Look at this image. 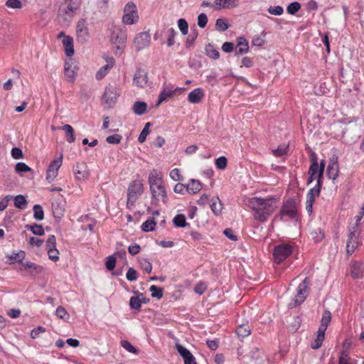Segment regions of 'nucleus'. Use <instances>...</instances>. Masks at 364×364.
Instances as JSON below:
<instances>
[{
  "mask_svg": "<svg viewBox=\"0 0 364 364\" xmlns=\"http://www.w3.org/2000/svg\"><path fill=\"white\" fill-rule=\"evenodd\" d=\"M325 161L321 160L318 163V158L316 154L311 155V165L309 168V175L314 176L316 179V185L311 188L306 194V209L309 215L313 213V205L315 199L320 195L322 187V178L325 168Z\"/></svg>",
  "mask_w": 364,
  "mask_h": 364,
  "instance_id": "obj_1",
  "label": "nucleus"
},
{
  "mask_svg": "<svg viewBox=\"0 0 364 364\" xmlns=\"http://www.w3.org/2000/svg\"><path fill=\"white\" fill-rule=\"evenodd\" d=\"M245 203L252 210L255 220L262 223L266 222L277 208V201L272 198H247Z\"/></svg>",
  "mask_w": 364,
  "mask_h": 364,
  "instance_id": "obj_2",
  "label": "nucleus"
},
{
  "mask_svg": "<svg viewBox=\"0 0 364 364\" xmlns=\"http://www.w3.org/2000/svg\"><path fill=\"white\" fill-rule=\"evenodd\" d=\"M110 42L114 45L115 55H122L126 48L127 40V28L121 26L114 25L110 30Z\"/></svg>",
  "mask_w": 364,
  "mask_h": 364,
  "instance_id": "obj_3",
  "label": "nucleus"
},
{
  "mask_svg": "<svg viewBox=\"0 0 364 364\" xmlns=\"http://www.w3.org/2000/svg\"><path fill=\"white\" fill-rule=\"evenodd\" d=\"M144 185L139 179L132 181L127 188V208L132 210L135 205V203L143 193Z\"/></svg>",
  "mask_w": 364,
  "mask_h": 364,
  "instance_id": "obj_4",
  "label": "nucleus"
},
{
  "mask_svg": "<svg viewBox=\"0 0 364 364\" xmlns=\"http://www.w3.org/2000/svg\"><path fill=\"white\" fill-rule=\"evenodd\" d=\"M278 217L284 221L288 220H297V208L296 203L293 199H289L284 202Z\"/></svg>",
  "mask_w": 364,
  "mask_h": 364,
  "instance_id": "obj_5",
  "label": "nucleus"
},
{
  "mask_svg": "<svg viewBox=\"0 0 364 364\" xmlns=\"http://www.w3.org/2000/svg\"><path fill=\"white\" fill-rule=\"evenodd\" d=\"M139 18L136 5L134 2H128L124 8L122 23L125 25H133L139 21Z\"/></svg>",
  "mask_w": 364,
  "mask_h": 364,
  "instance_id": "obj_6",
  "label": "nucleus"
},
{
  "mask_svg": "<svg viewBox=\"0 0 364 364\" xmlns=\"http://www.w3.org/2000/svg\"><path fill=\"white\" fill-rule=\"evenodd\" d=\"M151 194V203L153 205H158L160 201L166 204L168 196L164 183L149 188Z\"/></svg>",
  "mask_w": 364,
  "mask_h": 364,
  "instance_id": "obj_7",
  "label": "nucleus"
},
{
  "mask_svg": "<svg viewBox=\"0 0 364 364\" xmlns=\"http://www.w3.org/2000/svg\"><path fill=\"white\" fill-rule=\"evenodd\" d=\"M359 235L360 232L356 226L350 228L348 240L346 244V251L348 255H352L355 249L360 245Z\"/></svg>",
  "mask_w": 364,
  "mask_h": 364,
  "instance_id": "obj_8",
  "label": "nucleus"
},
{
  "mask_svg": "<svg viewBox=\"0 0 364 364\" xmlns=\"http://www.w3.org/2000/svg\"><path fill=\"white\" fill-rule=\"evenodd\" d=\"M292 252V247L288 244H281L274 248L273 257L274 262L280 264L284 261Z\"/></svg>",
  "mask_w": 364,
  "mask_h": 364,
  "instance_id": "obj_9",
  "label": "nucleus"
},
{
  "mask_svg": "<svg viewBox=\"0 0 364 364\" xmlns=\"http://www.w3.org/2000/svg\"><path fill=\"white\" fill-rule=\"evenodd\" d=\"M119 95L120 92L118 87L109 85L105 87L102 100L105 104L111 107L117 102Z\"/></svg>",
  "mask_w": 364,
  "mask_h": 364,
  "instance_id": "obj_10",
  "label": "nucleus"
},
{
  "mask_svg": "<svg viewBox=\"0 0 364 364\" xmlns=\"http://www.w3.org/2000/svg\"><path fill=\"white\" fill-rule=\"evenodd\" d=\"M150 43L151 36L148 31H143L137 33L133 40V44L137 51L147 48L149 46Z\"/></svg>",
  "mask_w": 364,
  "mask_h": 364,
  "instance_id": "obj_11",
  "label": "nucleus"
},
{
  "mask_svg": "<svg viewBox=\"0 0 364 364\" xmlns=\"http://www.w3.org/2000/svg\"><path fill=\"white\" fill-rule=\"evenodd\" d=\"M309 277H306L297 287L296 294L295 295V304H301L306 299L309 294Z\"/></svg>",
  "mask_w": 364,
  "mask_h": 364,
  "instance_id": "obj_12",
  "label": "nucleus"
},
{
  "mask_svg": "<svg viewBox=\"0 0 364 364\" xmlns=\"http://www.w3.org/2000/svg\"><path fill=\"white\" fill-rule=\"evenodd\" d=\"M63 163V154L57 159H55L49 165L46 172V180L50 183L58 176V170L62 166Z\"/></svg>",
  "mask_w": 364,
  "mask_h": 364,
  "instance_id": "obj_13",
  "label": "nucleus"
},
{
  "mask_svg": "<svg viewBox=\"0 0 364 364\" xmlns=\"http://www.w3.org/2000/svg\"><path fill=\"white\" fill-rule=\"evenodd\" d=\"M104 59L106 61V65L101 67L95 74L97 80L103 79L115 64V60L112 56L107 55L104 57Z\"/></svg>",
  "mask_w": 364,
  "mask_h": 364,
  "instance_id": "obj_14",
  "label": "nucleus"
},
{
  "mask_svg": "<svg viewBox=\"0 0 364 364\" xmlns=\"http://www.w3.org/2000/svg\"><path fill=\"white\" fill-rule=\"evenodd\" d=\"M182 88L176 87L175 88L173 85L168 84L163 85V88L161 92L159 95V98L156 102V106H159L163 102L166 100L168 98L171 97L176 91L181 90Z\"/></svg>",
  "mask_w": 364,
  "mask_h": 364,
  "instance_id": "obj_15",
  "label": "nucleus"
},
{
  "mask_svg": "<svg viewBox=\"0 0 364 364\" xmlns=\"http://www.w3.org/2000/svg\"><path fill=\"white\" fill-rule=\"evenodd\" d=\"M339 173V166L338 156H334L331 157L328 161L327 166L326 174L329 179L335 181Z\"/></svg>",
  "mask_w": 364,
  "mask_h": 364,
  "instance_id": "obj_16",
  "label": "nucleus"
},
{
  "mask_svg": "<svg viewBox=\"0 0 364 364\" xmlns=\"http://www.w3.org/2000/svg\"><path fill=\"white\" fill-rule=\"evenodd\" d=\"M76 33L78 41L84 43L87 41L89 38V32L87 23L85 19H80L78 21L76 26Z\"/></svg>",
  "mask_w": 364,
  "mask_h": 364,
  "instance_id": "obj_17",
  "label": "nucleus"
},
{
  "mask_svg": "<svg viewBox=\"0 0 364 364\" xmlns=\"http://www.w3.org/2000/svg\"><path fill=\"white\" fill-rule=\"evenodd\" d=\"M73 173L77 181H85L88 178L90 172L85 163H77L73 167Z\"/></svg>",
  "mask_w": 364,
  "mask_h": 364,
  "instance_id": "obj_18",
  "label": "nucleus"
},
{
  "mask_svg": "<svg viewBox=\"0 0 364 364\" xmlns=\"http://www.w3.org/2000/svg\"><path fill=\"white\" fill-rule=\"evenodd\" d=\"M80 3L81 0H69L65 7L60 9V12L71 18L75 11L79 9Z\"/></svg>",
  "mask_w": 364,
  "mask_h": 364,
  "instance_id": "obj_19",
  "label": "nucleus"
},
{
  "mask_svg": "<svg viewBox=\"0 0 364 364\" xmlns=\"http://www.w3.org/2000/svg\"><path fill=\"white\" fill-rule=\"evenodd\" d=\"M148 82V75L144 70L139 68L136 70L134 78L133 83L138 87H144Z\"/></svg>",
  "mask_w": 364,
  "mask_h": 364,
  "instance_id": "obj_20",
  "label": "nucleus"
},
{
  "mask_svg": "<svg viewBox=\"0 0 364 364\" xmlns=\"http://www.w3.org/2000/svg\"><path fill=\"white\" fill-rule=\"evenodd\" d=\"M148 183L149 188L164 183L162 172L157 169L151 170L149 173Z\"/></svg>",
  "mask_w": 364,
  "mask_h": 364,
  "instance_id": "obj_21",
  "label": "nucleus"
},
{
  "mask_svg": "<svg viewBox=\"0 0 364 364\" xmlns=\"http://www.w3.org/2000/svg\"><path fill=\"white\" fill-rule=\"evenodd\" d=\"M176 349L180 355L183 358L185 364H197L195 357L186 348L177 344Z\"/></svg>",
  "mask_w": 364,
  "mask_h": 364,
  "instance_id": "obj_22",
  "label": "nucleus"
},
{
  "mask_svg": "<svg viewBox=\"0 0 364 364\" xmlns=\"http://www.w3.org/2000/svg\"><path fill=\"white\" fill-rule=\"evenodd\" d=\"M19 270H29L31 274L36 275L41 274L43 271V267L38 265L34 262L27 261L22 264V265L19 268Z\"/></svg>",
  "mask_w": 364,
  "mask_h": 364,
  "instance_id": "obj_23",
  "label": "nucleus"
},
{
  "mask_svg": "<svg viewBox=\"0 0 364 364\" xmlns=\"http://www.w3.org/2000/svg\"><path fill=\"white\" fill-rule=\"evenodd\" d=\"M205 96L204 90L201 87L193 90L188 95V101L191 104H198L202 101Z\"/></svg>",
  "mask_w": 364,
  "mask_h": 364,
  "instance_id": "obj_24",
  "label": "nucleus"
},
{
  "mask_svg": "<svg viewBox=\"0 0 364 364\" xmlns=\"http://www.w3.org/2000/svg\"><path fill=\"white\" fill-rule=\"evenodd\" d=\"M249 51V44L244 37H240L237 39V43L235 48V55H241Z\"/></svg>",
  "mask_w": 364,
  "mask_h": 364,
  "instance_id": "obj_25",
  "label": "nucleus"
},
{
  "mask_svg": "<svg viewBox=\"0 0 364 364\" xmlns=\"http://www.w3.org/2000/svg\"><path fill=\"white\" fill-rule=\"evenodd\" d=\"M62 43L66 56H73L74 55V43L73 38L71 36H65Z\"/></svg>",
  "mask_w": 364,
  "mask_h": 364,
  "instance_id": "obj_26",
  "label": "nucleus"
},
{
  "mask_svg": "<svg viewBox=\"0 0 364 364\" xmlns=\"http://www.w3.org/2000/svg\"><path fill=\"white\" fill-rule=\"evenodd\" d=\"M144 296L142 293L137 292V295L132 296L129 299V306L133 310L139 311L141 307L142 301Z\"/></svg>",
  "mask_w": 364,
  "mask_h": 364,
  "instance_id": "obj_27",
  "label": "nucleus"
},
{
  "mask_svg": "<svg viewBox=\"0 0 364 364\" xmlns=\"http://www.w3.org/2000/svg\"><path fill=\"white\" fill-rule=\"evenodd\" d=\"M64 73L69 82H73L75 81L76 76L75 67L73 66L72 63L68 60L65 63Z\"/></svg>",
  "mask_w": 364,
  "mask_h": 364,
  "instance_id": "obj_28",
  "label": "nucleus"
},
{
  "mask_svg": "<svg viewBox=\"0 0 364 364\" xmlns=\"http://www.w3.org/2000/svg\"><path fill=\"white\" fill-rule=\"evenodd\" d=\"M52 210L54 218L60 220L65 213V205L62 203L56 201L52 203Z\"/></svg>",
  "mask_w": 364,
  "mask_h": 364,
  "instance_id": "obj_29",
  "label": "nucleus"
},
{
  "mask_svg": "<svg viewBox=\"0 0 364 364\" xmlns=\"http://www.w3.org/2000/svg\"><path fill=\"white\" fill-rule=\"evenodd\" d=\"M201 188V183L196 179H191L186 184V191L191 194H196L198 193Z\"/></svg>",
  "mask_w": 364,
  "mask_h": 364,
  "instance_id": "obj_30",
  "label": "nucleus"
},
{
  "mask_svg": "<svg viewBox=\"0 0 364 364\" xmlns=\"http://www.w3.org/2000/svg\"><path fill=\"white\" fill-rule=\"evenodd\" d=\"M350 274L354 279H359L363 277L362 264L359 262H355L350 267Z\"/></svg>",
  "mask_w": 364,
  "mask_h": 364,
  "instance_id": "obj_31",
  "label": "nucleus"
},
{
  "mask_svg": "<svg viewBox=\"0 0 364 364\" xmlns=\"http://www.w3.org/2000/svg\"><path fill=\"white\" fill-rule=\"evenodd\" d=\"M325 330H322L321 328L318 329L316 338L311 345L313 349H318L321 346L325 338Z\"/></svg>",
  "mask_w": 364,
  "mask_h": 364,
  "instance_id": "obj_32",
  "label": "nucleus"
},
{
  "mask_svg": "<svg viewBox=\"0 0 364 364\" xmlns=\"http://www.w3.org/2000/svg\"><path fill=\"white\" fill-rule=\"evenodd\" d=\"M210 207L215 215H219L223 209L220 198L218 197L213 198L210 200Z\"/></svg>",
  "mask_w": 364,
  "mask_h": 364,
  "instance_id": "obj_33",
  "label": "nucleus"
},
{
  "mask_svg": "<svg viewBox=\"0 0 364 364\" xmlns=\"http://www.w3.org/2000/svg\"><path fill=\"white\" fill-rule=\"evenodd\" d=\"M331 321V313L328 310H325L323 313L321 321L318 328L326 331L328 324Z\"/></svg>",
  "mask_w": 364,
  "mask_h": 364,
  "instance_id": "obj_34",
  "label": "nucleus"
},
{
  "mask_svg": "<svg viewBox=\"0 0 364 364\" xmlns=\"http://www.w3.org/2000/svg\"><path fill=\"white\" fill-rule=\"evenodd\" d=\"M205 54L210 58L217 60L220 57V53L218 49L212 44L209 43L205 48Z\"/></svg>",
  "mask_w": 364,
  "mask_h": 364,
  "instance_id": "obj_35",
  "label": "nucleus"
},
{
  "mask_svg": "<svg viewBox=\"0 0 364 364\" xmlns=\"http://www.w3.org/2000/svg\"><path fill=\"white\" fill-rule=\"evenodd\" d=\"M133 111L137 115H142L147 111V105L144 102H136L133 105Z\"/></svg>",
  "mask_w": 364,
  "mask_h": 364,
  "instance_id": "obj_36",
  "label": "nucleus"
},
{
  "mask_svg": "<svg viewBox=\"0 0 364 364\" xmlns=\"http://www.w3.org/2000/svg\"><path fill=\"white\" fill-rule=\"evenodd\" d=\"M28 202L23 195H17L14 197V205L16 208L20 210H24L26 208Z\"/></svg>",
  "mask_w": 364,
  "mask_h": 364,
  "instance_id": "obj_37",
  "label": "nucleus"
},
{
  "mask_svg": "<svg viewBox=\"0 0 364 364\" xmlns=\"http://www.w3.org/2000/svg\"><path fill=\"white\" fill-rule=\"evenodd\" d=\"M62 129L65 132L67 135V141L69 143H73L75 140V136L74 134V130L71 125L65 124L62 127Z\"/></svg>",
  "mask_w": 364,
  "mask_h": 364,
  "instance_id": "obj_38",
  "label": "nucleus"
},
{
  "mask_svg": "<svg viewBox=\"0 0 364 364\" xmlns=\"http://www.w3.org/2000/svg\"><path fill=\"white\" fill-rule=\"evenodd\" d=\"M173 223L178 228H185L188 225L186 216L183 214L176 215L173 219Z\"/></svg>",
  "mask_w": 364,
  "mask_h": 364,
  "instance_id": "obj_39",
  "label": "nucleus"
},
{
  "mask_svg": "<svg viewBox=\"0 0 364 364\" xmlns=\"http://www.w3.org/2000/svg\"><path fill=\"white\" fill-rule=\"evenodd\" d=\"M27 230H31L34 235L41 236L44 235V229L41 225L33 224V225H27L26 226Z\"/></svg>",
  "mask_w": 364,
  "mask_h": 364,
  "instance_id": "obj_40",
  "label": "nucleus"
},
{
  "mask_svg": "<svg viewBox=\"0 0 364 364\" xmlns=\"http://www.w3.org/2000/svg\"><path fill=\"white\" fill-rule=\"evenodd\" d=\"M250 326L247 324L240 325L236 330V333L239 337L245 338L250 334Z\"/></svg>",
  "mask_w": 364,
  "mask_h": 364,
  "instance_id": "obj_41",
  "label": "nucleus"
},
{
  "mask_svg": "<svg viewBox=\"0 0 364 364\" xmlns=\"http://www.w3.org/2000/svg\"><path fill=\"white\" fill-rule=\"evenodd\" d=\"M139 264L143 271L149 274L152 271V264L146 258H141L139 259Z\"/></svg>",
  "mask_w": 364,
  "mask_h": 364,
  "instance_id": "obj_42",
  "label": "nucleus"
},
{
  "mask_svg": "<svg viewBox=\"0 0 364 364\" xmlns=\"http://www.w3.org/2000/svg\"><path fill=\"white\" fill-rule=\"evenodd\" d=\"M26 257V253L23 250H20L18 252H14L9 258L11 259L10 263L21 262Z\"/></svg>",
  "mask_w": 364,
  "mask_h": 364,
  "instance_id": "obj_43",
  "label": "nucleus"
},
{
  "mask_svg": "<svg viewBox=\"0 0 364 364\" xmlns=\"http://www.w3.org/2000/svg\"><path fill=\"white\" fill-rule=\"evenodd\" d=\"M121 346L129 353L137 355L139 350L136 348L129 341L127 340H122L120 341Z\"/></svg>",
  "mask_w": 364,
  "mask_h": 364,
  "instance_id": "obj_44",
  "label": "nucleus"
},
{
  "mask_svg": "<svg viewBox=\"0 0 364 364\" xmlns=\"http://www.w3.org/2000/svg\"><path fill=\"white\" fill-rule=\"evenodd\" d=\"M33 218L36 220H43L44 218V212L41 205H34L33 208Z\"/></svg>",
  "mask_w": 364,
  "mask_h": 364,
  "instance_id": "obj_45",
  "label": "nucleus"
},
{
  "mask_svg": "<svg viewBox=\"0 0 364 364\" xmlns=\"http://www.w3.org/2000/svg\"><path fill=\"white\" fill-rule=\"evenodd\" d=\"M156 222L154 219H147L141 226L144 232H151L155 229Z\"/></svg>",
  "mask_w": 364,
  "mask_h": 364,
  "instance_id": "obj_46",
  "label": "nucleus"
},
{
  "mask_svg": "<svg viewBox=\"0 0 364 364\" xmlns=\"http://www.w3.org/2000/svg\"><path fill=\"white\" fill-rule=\"evenodd\" d=\"M5 6L9 9H20L23 6V3L21 0H7Z\"/></svg>",
  "mask_w": 364,
  "mask_h": 364,
  "instance_id": "obj_47",
  "label": "nucleus"
},
{
  "mask_svg": "<svg viewBox=\"0 0 364 364\" xmlns=\"http://www.w3.org/2000/svg\"><path fill=\"white\" fill-rule=\"evenodd\" d=\"M166 34L167 36V46L168 47L172 46L174 43V38L176 35V31L173 28H169L166 30Z\"/></svg>",
  "mask_w": 364,
  "mask_h": 364,
  "instance_id": "obj_48",
  "label": "nucleus"
},
{
  "mask_svg": "<svg viewBox=\"0 0 364 364\" xmlns=\"http://www.w3.org/2000/svg\"><path fill=\"white\" fill-rule=\"evenodd\" d=\"M350 360L349 350H342L340 353L338 364H350Z\"/></svg>",
  "mask_w": 364,
  "mask_h": 364,
  "instance_id": "obj_49",
  "label": "nucleus"
},
{
  "mask_svg": "<svg viewBox=\"0 0 364 364\" xmlns=\"http://www.w3.org/2000/svg\"><path fill=\"white\" fill-rule=\"evenodd\" d=\"M151 295L153 298L160 299L163 297V289L155 285H151L149 288Z\"/></svg>",
  "mask_w": 364,
  "mask_h": 364,
  "instance_id": "obj_50",
  "label": "nucleus"
},
{
  "mask_svg": "<svg viewBox=\"0 0 364 364\" xmlns=\"http://www.w3.org/2000/svg\"><path fill=\"white\" fill-rule=\"evenodd\" d=\"M151 125L150 122H147L143 129L141 130L139 137H138V141L141 144L144 143L146 141V136L149 133V127Z\"/></svg>",
  "mask_w": 364,
  "mask_h": 364,
  "instance_id": "obj_51",
  "label": "nucleus"
},
{
  "mask_svg": "<svg viewBox=\"0 0 364 364\" xmlns=\"http://www.w3.org/2000/svg\"><path fill=\"white\" fill-rule=\"evenodd\" d=\"M301 9V4L298 1H294L289 4L287 8V11L291 15L295 14Z\"/></svg>",
  "mask_w": 364,
  "mask_h": 364,
  "instance_id": "obj_52",
  "label": "nucleus"
},
{
  "mask_svg": "<svg viewBox=\"0 0 364 364\" xmlns=\"http://www.w3.org/2000/svg\"><path fill=\"white\" fill-rule=\"evenodd\" d=\"M215 166L219 170H224L227 167L228 159L225 156H220L215 161Z\"/></svg>",
  "mask_w": 364,
  "mask_h": 364,
  "instance_id": "obj_53",
  "label": "nucleus"
},
{
  "mask_svg": "<svg viewBox=\"0 0 364 364\" xmlns=\"http://www.w3.org/2000/svg\"><path fill=\"white\" fill-rule=\"evenodd\" d=\"M16 173L21 174L25 172L31 171V168L24 162H18L15 166Z\"/></svg>",
  "mask_w": 364,
  "mask_h": 364,
  "instance_id": "obj_54",
  "label": "nucleus"
},
{
  "mask_svg": "<svg viewBox=\"0 0 364 364\" xmlns=\"http://www.w3.org/2000/svg\"><path fill=\"white\" fill-rule=\"evenodd\" d=\"M170 178L174 181H181L183 180L179 168H173L169 173Z\"/></svg>",
  "mask_w": 364,
  "mask_h": 364,
  "instance_id": "obj_55",
  "label": "nucleus"
},
{
  "mask_svg": "<svg viewBox=\"0 0 364 364\" xmlns=\"http://www.w3.org/2000/svg\"><path fill=\"white\" fill-rule=\"evenodd\" d=\"M126 277L128 281H136L138 278V273L134 268L129 267L126 274Z\"/></svg>",
  "mask_w": 364,
  "mask_h": 364,
  "instance_id": "obj_56",
  "label": "nucleus"
},
{
  "mask_svg": "<svg viewBox=\"0 0 364 364\" xmlns=\"http://www.w3.org/2000/svg\"><path fill=\"white\" fill-rule=\"evenodd\" d=\"M178 26L183 35H186L188 33V24L185 19L180 18L178 21Z\"/></svg>",
  "mask_w": 364,
  "mask_h": 364,
  "instance_id": "obj_57",
  "label": "nucleus"
},
{
  "mask_svg": "<svg viewBox=\"0 0 364 364\" xmlns=\"http://www.w3.org/2000/svg\"><path fill=\"white\" fill-rule=\"evenodd\" d=\"M116 265V258L114 255H109L107 257L105 267L108 270H112Z\"/></svg>",
  "mask_w": 364,
  "mask_h": 364,
  "instance_id": "obj_58",
  "label": "nucleus"
},
{
  "mask_svg": "<svg viewBox=\"0 0 364 364\" xmlns=\"http://www.w3.org/2000/svg\"><path fill=\"white\" fill-rule=\"evenodd\" d=\"M48 258L53 261L57 262L59 259V252L56 247L53 249H49L47 250Z\"/></svg>",
  "mask_w": 364,
  "mask_h": 364,
  "instance_id": "obj_59",
  "label": "nucleus"
},
{
  "mask_svg": "<svg viewBox=\"0 0 364 364\" xmlns=\"http://www.w3.org/2000/svg\"><path fill=\"white\" fill-rule=\"evenodd\" d=\"M268 13L274 15V16H280L284 12V9L281 6H270L268 9Z\"/></svg>",
  "mask_w": 364,
  "mask_h": 364,
  "instance_id": "obj_60",
  "label": "nucleus"
},
{
  "mask_svg": "<svg viewBox=\"0 0 364 364\" xmlns=\"http://www.w3.org/2000/svg\"><path fill=\"white\" fill-rule=\"evenodd\" d=\"M216 28L220 31H225L228 28V24L223 18H218L215 22Z\"/></svg>",
  "mask_w": 364,
  "mask_h": 364,
  "instance_id": "obj_61",
  "label": "nucleus"
},
{
  "mask_svg": "<svg viewBox=\"0 0 364 364\" xmlns=\"http://www.w3.org/2000/svg\"><path fill=\"white\" fill-rule=\"evenodd\" d=\"M122 139V136L119 134H112L110 136H108L106 138V141L109 144H118L120 143Z\"/></svg>",
  "mask_w": 364,
  "mask_h": 364,
  "instance_id": "obj_62",
  "label": "nucleus"
},
{
  "mask_svg": "<svg viewBox=\"0 0 364 364\" xmlns=\"http://www.w3.org/2000/svg\"><path fill=\"white\" fill-rule=\"evenodd\" d=\"M55 314L58 318H62V319H67L69 317L68 312L62 306L57 307V309L55 310Z\"/></svg>",
  "mask_w": 364,
  "mask_h": 364,
  "instance_id": "obj_63",
  "label": "nucleus"
},
{
  "mask_svg": "<svg viewBox=\"0 0 364 364\" xmlns=\"http://www.w3.org/2000/svg\"><path fill=\"white\" fill-rule=\"evenodd\" d=\"M46 250L56 247V239L54 235H49L46 243Z\"/></svg>",
  "mask_w": 364,
  "mask_h": 364,
  "instance_id": "obj_64",
  "label": "nucleus"
}]
</instances>
